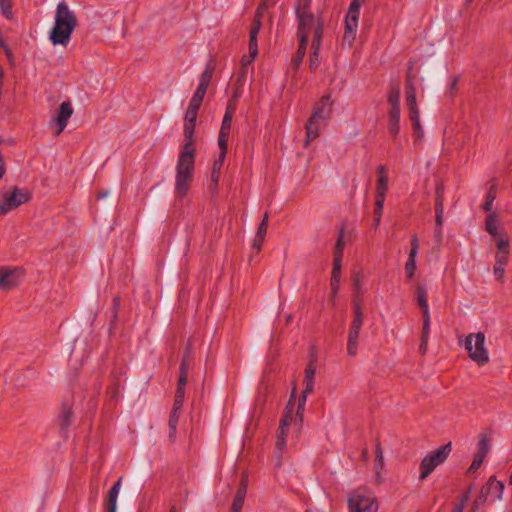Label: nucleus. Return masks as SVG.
Listing matches in <instances>:
<instances>
[{"instance_id":"f257e3e1","label":"nucleus","mask_w":512,"mask_h":512,"mask_svg":"<svg viewBox=\"0 0 512 512\" xmlns=\"http://www.w3.org/2000/svg\"><path fill=\"white\" fill-rule=\"evenodd\" d=\"M198 111L187 108L184 117L183 134L186 142L182 145L176 164L175 195L184 198L190 188L195 166L196 149L194 147V134Z\"/></svg>"},{"instance_id":"f03ea898","label":"nucleus","mask_w":512,"mask_h":512,"mask_svg":"<svg viewBox=\"0 0 512 512\" xmlns=\"http://www.w3.org/2000/svg\"><path fill=\"white\" fill-rule=\"evenodd\" d=\"M78 24L75 13L65 1L57 4L54 25L49 32V40L54 45L67 46Z\"/></svg>"},{"instance_id":"7ed1b4c3","label":"nucleus","mask_w":512,"mask_h":512,"mask_svg":"<svg viewBox=\"0 0 512 512\" xmlns=\"http://www.w3.org/2000/svg\"><path fill=\"white\" fill-rule=\"evenodd\" d=\"M349 512H377L378 503L373 492L360 487L348 496Z\"/></svg>"},{"instance_id":"20e7f679","label":"nucleus","mask_w":512,"mask_h":512,"mask_svg":"<svg viewBox=\"0 0 512 512\" xmlns=\"http://www.w3.org/2000/svg\"><path fill=\"white\" fill-rule=\"evenodd\" d=\"M452 452V444L448 442L428 453L421 461L420 480H425L439 465L443 464Z\"/></svg>"},{"instance_id":"39448f33","label":"nucleus","mask_w":512,"mask_h":512,"mask_svg":"<svg viewBox=\"0 0 512 512\" xmlns=\"http://www.w3.org/2000/svg\"><path fill=\"white\" fill-rule=\"evenodd\" d=\"M464 346L468 351L469 357L479 366L489 361L488 351L485 348L484 333L469 334L465 339Z\"/></svg>"},{"instance_id":"423d86ee","label":"nucleus","mask_w":512,"mask_h":512,"mask_svg":"<svg viewBox=\"0 0 512 512\" xmlns=\"http://www.w3.org/2000/svg\"><path fill=\"white\" fill-rule=\"evenodd\" d=\"M31 199L32 194L26 188L14 187L12 192H4L0 199V216L8 214Z\"/></svg>"},{"instance_id":"0eeeda50","label":"nucleus","mask_w":512,"mask_h":512,"mask_svg":"<svg viewBox=\"0 0 512 512\" xmlns=\"http://www.w3.org/2000/svg\"><path fill=\"white\" fill-rule=\"evenodd\" d=\"M190 355H191V343H188L184 350L183 357H182L180 367H179V378H178V382H177V388H176L174 403H173V407H172V409H174L175 411H181L182 406H183L184 397H185V388H186V384H187L188 359L190 358Z\"/></svg>"},{"instance_id":"6e6552de","label":"nucleus","mask_w":512,"mask_h":512,"mask_svg":"<svg viewBox=\"0 0 512 512\" xmlns=\"http://www.w3.org/2000/svg\"><path fill=\"white\" fill-rule=\"evenodd\" d=\"M354 317L350 325L347 337V353L349 356H355L358 352V340L360 330L363 325V312L360 304L353 302Z\"/></svg>"},{"instance_id":"1a4fd4ad","label":"nucleus","mask_w":512,"mask_h":512,"mask_svg":"<svg viewBox=\"0 0 512 512\" xmlns=\"http://www.w3.org/2000/svg\"><path fill=\"white\" fill-rule=\"evenodd\" d=\"M297 19V37L298 40H305L308 43L309 34L313 32L315 37V31L318 26L321 25V32H324V21L321 17H315V15H301L296 17Z\"/></svg>"},{"instance_id":"9d476101","label":"nucleus","mask_w":512,"mask_h":512,"mask_svg":"<svg viewBox=\"0 0 512 512\" xmlns=\"http://www.w3.org/2000/svg\"><path fill=\"white\" fill-rule=\"evenodd\" d=\"M295 395H296V387H294L292 389L290 399L288 400V402L284 408V411H283V414L281 416L280 423H279V429H278V432L276 435L277 437L282 436L285 439H287L289 426L291 425V420H292V413L294 411V406H295V404L293 402V398L295 397Z\"/></svg>"},{"instance_id":"9b49d317","label":"nucleus","mask_w":512,"mask_h":512,"mask_svg":"<svg viewBox=\"0 0 512 512\" xmlns=\"http://www.w3.org/2000/svg\"><path fill=\"white\" fill-rule=\"evenodd\" d=\"M444 191L445 187L442 183H438L435 190V220L436 231L442 234L443 215H444Z\"/></svg>"},{"instance_id":"f8f14e48","label":"nucleus","mask_w":512,"mask_h":512,"mask_svg":"<svg viewBox=\"0 0 512 512\" xmlns=\"http://www.w3.org/2000/svg\"><path fill=\"white\" fill-rule=\"evenodd\" d=\"M330 98V94L322 96L319 103L315 106L310 119L320 122L330 118L333 104Z\"/></svg>"},{"instance_id":"ddd939ff","label":"nucleus","mask_w":512,"mask_h":512,"mask_svg":"<svg viewBox=\"0 0 512 512\" xmlns=\"http://www.w3.org/2000/svg\"><path fill=\"white\" fill-rule=\"evenodd\" d=\"M73 109L69 101H65L60 104L57 115L52 118L51 123H55L58 126L56 135H59L67 126L69 118L72 116Z\"/></svg>"},{"instance_id":"4468645a","label":"nucleus","mask_w":512,"mask_h":512,"mask_svg":"<svg viewBox=\"0 0 512 512\" xmlns=\"http://www.w3.org/2000/svg\"><path fill=\"white\" fill-rule=\"evenodd\" d=\"M322 43V32L321 25L318 26V29L315 31V37L312 39L311 43V53L309 59V68L312 72L316 71L319 67V52Z\"/></svg>"},{"instance_id":"2eb2a0df","label":"nucleus","mask_w":512,"mask_h":512,"mask_svg":"<svg viewBox=\"0 0 512 512\" xmlns=\"http://www.w3.org/2000/svg\"><path fill=\"white\" fill-rule=\"evenodd\" d=\"M419 249V241L416 235L411 238V249L409 252L408 259L405 263V274L406 277L411 280L414 277L416 271V256Z\"/></svg>"},{"instance_id":"dca6fc26","label":"nucleus","mask_w":512,"mask_h":512,"mask_svg":"<svg viewBox=\"0 0 512 512\" xmlns=\"http://www.w3.org/2000/svg\"><path fill=\"white\" fill-rule=\"evenodd\" d=\"M504 488L505 485L502 481H498L495 476H491L481 489L488 496H492L494 500H500L502 498Z\"/></svg>"},{"instance_id":"f3484780","label":"nucleus","mask_w":512,"mask_h":512,"mask_svg":"<svg viewBox=\"0 0 512 512\" xmlns=\"http://www.w3.org/2000/svg\"><path fill=\"white\" fill-rule=\"evenodd\" d=\"M316 373V359H311L304 372V379H303V385L304 389L302 390V393L304 394H311L314 391V378Z\"/></svg>"},{"instance_id":"a211bd4d","label":"nucleus","mask_w":512,"mask_h":512,"mask_svg":"<svg viewBox=\"0 0 512 512\" xmlns=\"http://www.w3.org/2000/svg\"><path fill=\"white\" fill-rule=\"evenodd\" d=\"M378 180L376 186V200L385 201L386 192L388 190V177L386 175L385 165H380L377 168Z\"/></svg>"},{"instance_id":"6ab92c4d","label":"nucleus","mask_w":512,"mask_h":512,"mask_svg":"<svg viewBox=\"0 0 512 512\" xmlns=\"http://www.w3.org/2000/svg\"><path fill=\"white\" fill-rule=\"evenodd\" d=\"M20 282V273L17 269L6 270L0 273V289L9 290Z\"/></svg>"},{"instance_id":"aec40b11","label":"nucleus","mask_w":512,"mask_h":512,"mask_svg":"<svg viewBox=\"0 0 512 512\" xmlns=\"http://www.w3.org/2000/svg\"><path fill=\"white\" fill-rule=\"evenodd\" d=\"M247 493V479L242 476L236 494L233 498L230 512H241Z\"/></svg>"},{"instance_id":"412c9836","label":"nucleus","mask_w":512,"mask_h":512,"mask_svg":"<svg viewBox=\"0 0 512 512\" xmlns=\"http://www.w3.org/2000/svg\"><path fill=\"white\" fill-rule=\"evenodd\" d=\"M73 412L71 406L62 404L61 411L58 415L59 429L62 435H66L72 424Z\"/></svg>"},{"instance_id":"4be33fe9","label":"nucleus","mask_w":512,"mask_h":512,"mask_svg":"<svg viewBox=\"0 0 512 512\" xmlns=\"http://www.w3.org/2000/svg\"><path fill=\"white\" fill-rule=\"evenodd\" d=\"M122 478L120 477L110 488L106 501L105 507L107 512H116L117 510V498L121 487Z\"/></svg>"},{"instance_id":"5701e85b","label":"nucleus","mask_w":512,"mask_h":512,"mask_svg":"<svg viewBox=\"0 0 512 512\" xmlns=\"http://www.w3.org/2000/svg\"><path fill=\"white\" fill-rule=\"evenodd\" d=\"M387 129L390 136L396 139L400 132V109H389Z\"/></svg>"},{"instance_id":"b1692460","label":"nucleus","mask_w":512,"mask_h":512,"mask_svg":"<svg viewBox=\"0 0 512 512\" xmlns=\"http://www.w3.org/2000/svg\"><path fill=\"white\" fill-rule=\"evenodd\" d=\"M341 263H342V257L336 256L333 257V267H332V273H331V279H330V286L332 293L335 295L340 286V277H341Z\"/></svg>"},{"instance_id":"393cba45","label":"nucleus","mask_w":512,"mask_h":512,"mask_svg":"<svg viewBox=\"0 0 512 512\" xmlns=\"http://www.w3.org/2000/svg\"><path fill=\"white\" fill-rule=\"evenodd\" d=\"M261 28L258 25H251L249 31V57L248 63H252L258 55V34Z\"/></svg>"},{"instance_id":"a878e982","label":"nucleus","mask_w":512,"mask_h":512,"mask_svg":"<svg viewBox=\"0 0 512 512\" xmlns=\"http://www.w3.org/2000/svg\"><path fill=\"white\" fill-rule=\"evenodd\" d=\"M307 45H308V43L305 42L304 39L299 40L298 49L291 60V66H292V69L294 70V72H297L299 70V68L303 62V59L306 55Z\"/></svg>"},{"instance_id":"bb28decb","label":"nucleus","mask_w":512,"mask_h":512,"mask_svg":"<svg viewBox=\"0 0 512 512\" xmlns=\"http://www.w3.org/2000/svg\"><path fill=\"white\" fill-rule=\"evenodd\" d=\"M409 118L413 128V137L415 141H421L424 137V131L420 122V112L414 111L409 113Z\"/></svg>"},{"instance_id":"cd10ccee","label":"nucleus","mask_w":512,"mask_h":512,"mask_svg":"<svg viewBox=\"0 0 512 512\" xmlns=\"http://www.w3.org/2000/svg\"><path fill=\"white\" fill-rule=\"evenodd\" d=\"M305 129H306L305 146H307L310 141L316 139L319 136V134H320L319 122L309 118L306 123Z\"/></svg>"},{"instance_id":"c85d7f7f","label":"nucleus","mask_w":512,"mask_h":512,"mask_svg":"<svg viewBox=\"0 0 512 512\" xmlns=\"http://www.w3.org/2000/svg\"><path fill=\"white\" fill-rule=\"evenodd\" d=\"M387 101L390 104V109H400V87L398 84L390 86Z\"/></svg>"},{"instance_id":"c756f323","label":"nucleus","mask_w":512,"mask_h":512,"mask_svg":"<svg viewBox=\"0 0 512 512\" xmlns=\"http://www.w3.org/2000/svg\"><path fill=\"white\" fill-rule=\"evenodd\" d=\"M358 23L345 20V31L343 34V42L351 45L356 37Z\"/></svg>"},{"instance_id":"7c9ffc66","label":"nucleus","mask_w":512,"mask_h":512,"mask_svg":"<svg viewBox=\"0 0 512 512\" xmlns=\"http://www.w3.org/2000/svg\"><path fill=\"white\" fill-rule=\"evenodd\" d=\"M417 295V303L422 310V315H424V311L429 312V306L427 301V290L423 285H418L416 289Z\"/></svg>"},{"instance_id":"2f4dec72","label":"nucleus","mask_w":512,"mask_h":512,"mask_svg":"<svg viewBox=\"0 0 512 512\" xmlns=\"http://www.w3.org/2000/svg\"><path fill=\"white\" fill-rule=\"evenodd\" d=\"M312 0H296L295 15L300 17L301 15H314L311 11Z\"/></svg>"},{"instance_id":"473e14b6","label":"nucleus","mask_w":512,"mask_h":512,"mask_svg":"<svg viewBox=\"0 0 512 512\" xmlns=\"http://www.w3.org/2000/svg\"><path fill=\"white\" fill-rule=\"evenodd\" d=\"M497 224L498 221L496 219L495 213H490L486 216L485 229L493 237H496L499 234Z\"/></svg>"},{"instance_id":"72a5a7b5","label":"nucleus","mask_w":512,"mask_h":512,"mask_svg":"<svg viewBox=\"0 0 512 512\" xmlns=\"http://www.w3.org/2000/svg\"><path fill=\"white\" fill-rule=\"evenodd\" d=\"M490 445H489V439L486 435L481 436L477 443V452L475 455L485 459L487 454L489 453Z\"/></svg>"},{"instance_id":"f704fd0d","label":"nucleus","mask_w":512,"mask_h":512,"mask_svg":"<svg viewBox=\"0 0 512 512\" xmlns=\"http://www.w3.org/2000/svg\"><path fill=\"white\" fill-rule=\"evenodd\" d=\"M228 137L229 133L219 132L218 135V146L220 148V154L218 158L225 159L228 152Z\"/></svg>"},{"instance_id":"c9c22d12","label":"nucleus","mask_w":512,"mask_h":512,"mask_svg":"<svg viewBox=\"0 0 512 512\" xmlns=\"http://www.w3.org/2000/svg\"><path fill=\"white\" fill-rule=\"evenodd\" d=\"M179 414H180V411H175L174 409H172L170 412L169 422H168L170 438L175 437L178 420H179Z\"/></svg>"},{"instance_id":"e433bc0d","label":"nucleus","mask_w":512,"mask_h":512,"mask_svg":"<svg viewBox=\"0 0 512 512\" xmlns=\"http://www.w3.org/2000/svg\"><path fill=\"white\" fill-rule=\"evenodd\" d=\"M225 159L218 158L213 162L211 170V182H219L221 168Z\"/></svg>"},{"instance_id":"4c0bfd02","label":"nucleus","mask_w":512,"mask_h":512,"mask_svg":"<svg viewBox=\"0 0 512 512\" xmlns=\"http://www.w3.org/2000/svg\"><path fill=\"white\" fill-rule=\"evenodd\" d=\"M495 198H496V193L494 191V186H491V188L487 192L486 200L482 205V209L486 212H490L492 210L493 202H494Z\"/></svg>"},{"instance_id":"58836bf2","label":"nucleus","mask_w":512,"mask_h":512,"mask_svg":"<svg viewBox=\"0 0 512 512\" xmlns=\"http://www.w3.org/2000/svg\"><path fill=\"white\" fill-rule=\"evenodd\" d=\"M0 9L2 15L6 19H13V12H12V3L11 0H0Z\"/></svg>"},{"instance_id":"ea45409f","label":"nucleus","mask_w":512,"mask_h":512,"mask_svg":"<svg viewBox=\"0 0 512 512\" xmlns=\"http://www.w3.org/2000/svg\"><path fill=\"white\" fill-rule=\"evenodd\" d=\"M384 202L385 201H380V200H376L375 199V207H374V224H375V227H377L380 222H381V218H382V214H383V208H384Z\"/></svg>"},{"instance_id":"a19ab883","label":"nucleus","mask_w":512,"mask_h":512,"mask_svg":"<svg viewBox=\"0 0 512 512\" xmlns=\"http://www.w3.org/2000/svg\"><path fill=\"white\" fill-rule=\"evenodd\" d=\"M343 237H344V229L341 228L339 231V235H338L336 244H335L334 257H336V256L343 257V249H344Z\"/></svg>"},{"instance_id":"79ce46f5","label":"nucleus","mask_w":512,"mask_h":512,"mask_svg":"<svg viewBox=\"0 0 512 512\" xmlns=\"http://www.w3.org/2000/svg\"><path fill=\"white\" fill-rule=\"evenodd\" d=\"M422 316H423V326H422L421 338L428 340L429 333H430V314H429V312L424 311V315H422Z\"/></svg>"},{"instance_id":"37998d69","label":"nucleus","mask_w":512,"mask_h":512,"mask_svg":"<svg viewBox=\"0 0 512 512\" xmlns=\"http://www.w3.org/2000/svg\"><path fill=\"white\" fill-rule=\"evenodd\" d=\"M214 68L210 67L209 65L205 68V70L202 72L199 83L204 84L206 86H209L210 80L213 76Z\"/></svg>"},{"instance_id":"c03bdc74","label":"nucleus","mask_w":512,"mask_h":512,"mask_svg":"<svg viewBox=\"0 0 512 512\" xmlns=\"http://www.w3.org/2000/svg\"><path fill=\"white\" fill-rule=\"evenodd\" d=\"M267 229H268V214L265 213L262 221L258 225L257 232H256L255 236H259V238H265Z\"/></svg>"},{"instance_id":"a18cd8bd","label":"nucleus","mask_w":512,"mask_h":512,"mask_svg":"<svg viewBox=\"0 0 512 512\" xmlns=\"http://www.w3.org/2000/svg\"><path fill=\"white\" fill-rule=\"evenodd\" d=\"M487 499L488 495L481 489L480 493L477 495L472 505L475 506V508L480 509L484 507L485 503L487 502Z\"/></svg>"},{"instance_id":"49530a36","label":"nucleus","mask_w":512,"mask_h":512,"mask_svg":"<svg viewBox=\"0 0 512 512\" xmlns=\"http://www.w3.org/2000/svg\"><path fill=\"white\" fill-rule=\"evenodd\" d=\"M304 422V415H300V413H295V415H292L291 424H293L294 428L296 429L297 433H300L303 427Z\"/></svg>"},{"instance_id":"de8ad7c7","label":"nucleus","mask_w":512,"mask_h":512,"mask_svg":"<svg viewBox=\"0 0 512 512\" xmlns=\"http://www.w3.org/2000/svg\"><path fill=\"white\" fill-rule=\"evenodd\" d=\"M233 117L230 114H224L221 128L219 132H225L230 134Z\"/></svg>"},{"instance_id":"09e8293b","label":"nucleus","mask_w":512,"mask_h":512,"mask_svg":"<svg viewBox=\"0 0 512 512\" xmlns=\"http://www.w3.org/2000/svg\"><path fill=\"white\" fill-rule=\"evenodd\" d=\"M508 255H509V251H503V252L497 251V253L495 255V264L506 266V264L508 262Z\"/></svg>"},{"instance_id":"8fccbe9b","label":"nucleus","mask_w":512,"mask_h":512,"mask_svg":"<svg viewBox=\"0 0 512 512\" xmlns=\"http://www.w3.org/2000/svg\"><path fill=\"white\" fill-rule=\"evenodd\" d=\"M406 102H407L409 113H412L414 111H419L417 102H416V95H406Z\"/></svg>"},{"instance_id":"3c124183","label":"nucleus","mask_w":512,"mask_h":512,"mask_svg":"<svg viewBox=\"0 0 512 512\" xmlns=\"http://www.w3.org/2000/svg\"><path fill=\"white\" fill-rule=\"evenodd\" d=\"M285 448H286V439L282 436L281 437L276 436L275 449H276V453L278 454L279 457L282 455Z\"/></svg>"},{"instance_id":"603ef678","label":"nucleus","mask_w":512,"mask_h":512,"mask_svg":"<svg viewBox=\"0 0 512 512\" xmlns=\"http://www.w3.org/2000/svg\"><path fill=\"white\" fill-rule=\"evenodd\" d=\"M483 461H484L483 458H481V457H479L477 455H474V459H473L470 467L468 468L467 472L468 473L476 472L480 468V466L482 465Z\"/></svg>"},{"instance_id":"864d4df0","label":"nucleus","mask_w":512,"mask_h":512,"mask_svg":"<svg viewBox=\"0 0 512 512\" xmlns=\"http://www.w3.org/2000/svg\"><path fill=\"white\" fill-rule=\"evenodd\" d=\"M307 397H308V394L301 393L300 397L298 398L296 413H300V415H304Z\"/></svg>"},{"instance_id":"5fc2aeb1","label":"nucleus","mask_w":512,"mask_h":512,"mask_svg":"<svg viewBox=\"0 0 512 512\" xmlns=\"http://www.w3.org/2000/svg\"><path fill=\"white\" fill-rule=\"evenodd\" d=\"M121 298L119 295H115L112 299V320H116L118 311L120 308Z\"/></svg>"},{"instance_id":"6e6d98bb","label":"nucleus","mask_w":512,"mask_h":512,"mask_svg":"<svg viewBox=\"0 0 512 512\" xmlns=\"http://www.w3.org/2000/svg\"><path fill=\"white\" fill-rule=\"evenodd\" d=\"M207 88L208 86L199 83L193 94V97L203 100L206 95Z\"/></svg>"},{"instance_id":"4d7b16f0","label":"nucleus","mask_w":512,"mask_h":512,"mask_svg":"<svg viewBox=\"0 0 512 512\" xmlns=\"http://www.w3.org/2000/svg\"><path fill=\"white\" fill-rule=\"evenodd\" d=\"M264 12L265 11H263L260 8L257 7L256 10H255V14H254V17H253L251 25H258L259 28H261L262 27V18H263Z\"/></svg>"},{"instance_id":"13d9d810","label":"nucleus","mask_w":512,"mask_h":512,"mask_svg":"<svg viewBox=\"0 0 512 512\" xmlns=\"http://www.w3.org/2000/svg\"><path fill=\"white\" fill-rule=\"evenodd\" d=\"M405 93H406V95H416V89H415V86L411 79L410 74H408L407 78H406Z\"/></svg>"},{"instance_id":"bf43d9fd","label":"nucleus","mask_w":512,"mask_h":512,"mask_svg":"<svg viewBox=\"0 0 512 512\" xmlns=\"http://www.w3.org/2000/svg\"><path fill=\"white\" fill-rule=\"evenodd\" d=\"M359 15H360V11L348 9L345 20L352 21L353 23L354 22L358 23Z\"/></svg>"},{"instance_id":"052dcab7","label":"nucleus","mask_w":512,"mask_h":512,"mask_svg":"<svg viewBox=\"0 0 512 512\" xmlns=\"http://www.w3.org/2000/svg\"><path fill=\"white\" fill-rule=\"evenodd\" d=\"M202 102H203V100L197 99V98L192 96L190 101H189V104H188L187 108L199 111Z\"/></svg>"},{"instance_id":"680f3d73","label":"nucleus","mask_w":512,"mask_h":512,"mask_svg":"<svg viewBox=\"0 0 512 512\" xmlns=\"http://www.w3.org/2000/svg\"><path fill=\"white\" fill-rule=\"evenodd\" d=\"M493 272H494L496 279L501 280L505 273V266L495 264Z\"/></svg>"},{"instance_id":"e2e57ef3","label":"nucleus","mask_w":512,"mask_h":512,"mask_svg":"<svg viewBox=\"0 0 512 512\" xmlns=\"http://www.w3.org/2000/svg\"><path fill=\"white\" fill-rule=\"evenodd\" d=\"M264 239L265 238H259V236H255L254 237V240H253V244H252V249L256 252V253H259L261 248H262V244L264 242Z\"/></svg>"},{"instance_id":"0e129e2a","label":"nucleus","mask_w":512,"mask_h":512,"mask_svg":"<svg viewBox=\"0 0 512 512\" xmlns=\"http://www.w3.org/2000/svg\"><path fill=\"white\" fill-rule=\"evenodd\" d=\"M497 247L499 252L509 251V240L508 239H499L497 242Z\"/></svg>"},{"instance_id":"69168bd1","label":"nucleus","mask_w":512,"mask_h":512,"mask_svg":"<svg viewBox=\"0 0 512 512\" xmlns=\"http://www.w3.org/2000/svg\"><path fill=\"white\" fill-rule=\"evenodd\" d=\"M468 500V494L463 495L459 504H457L452 512H463L466 501Z\"/></svg>"},{"instance_id":"338daca9","label":"nucleus","mask_w":512,"mask_h":512,"mask_svg":"<svg viewBox=\"0 0 512 512\" xmlns=\"http://www.w3.org/2000/svg\"><path fill=\"white\" fill-rule=\"evenodd\" d=\"M375 454H376V461L382 465L383 464V453H382V448H381V445L379 442L376 444Z\"/></svg>"},{"instance_id":"774afa93","label":"nucleus","mask_w":512,"mask_h":512,"mask_svg":"<svg viewBox=\"0 0 512 512\" xmlns=\"http://www.w3.org/2000/svg\"><path fill=\"white\" fill-rule=\"evenodd\" d=\"M235 110H236L235 103H233L232 101H229L227 106H226L225 114H230L231 117H233L234 113H235Z\"/></svg>"}]
</instances>
